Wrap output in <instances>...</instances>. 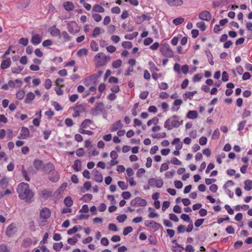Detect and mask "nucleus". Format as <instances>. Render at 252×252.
<instances>
[{
  "label": "nucleus",
  "mask_w": 252,
  "mask_h": 252,
  "mask_svg": "<svg viewBox=\"0 0 252 252\" xmlns=\"http://www.w3.org/2000/svg\"><path fill=\"white\" fill-rule=\"evenodd\" d=\"M16 190L20 199L25 200L27 203H31L32 201V198L34 196V193L30 189L28 183L24 182L20 183L17 186Z\"/></svg>",
  "instance_id": "1"
},
{
  "label": "nucleus",
  "mask_w": 252,
  "mask_h": 252,
  "mask_svg": "<svg viewBox=\"0 0 252 252\" xmlns=\"http://www.w3.org/2000/svg\"><path fill=\"white\" fill-rule=\"evenodd\" d=\"M110 57L106 56L103 53H98L94 57V60L96 63V66L104 65L107 62L110 61Z\"/></svg>",
  "instance_id": "2"
},
{
  "label": "nucleus",
  "mask_w": 252,
  "mask_h": 252,
  "mask_svg": "<svg viewBox=\"0 0 252 252\" xmlns=\"http://www.w3.org/2000/svg\"><path fill=\"white\" fill-rule=\"evenodd\" d=\"M160 52L163 56L172 58L174 54L173 51L168 43H163L160 48Z\"/></svg>",
  "instance_id": "3"
},
{
  "label": "nucleus",
  "mask_w": 252,
  "mask_h": 252,
  "mask_svg": "<svg viewBox=\"0 0 252 252\" xmlns=\"http://www.w3.org/2000/svg\"><path fill=\"white\" fill-rule=\"evenodd\" d=\"M181 124V123L178 120H173L172 118H169L165 122L164 127L168 130H170L173 128L179 127Z\"/></svg>",
  "instance_id": "4"
},
{
  "label": "nucleus",
  "mask_w": 252,
  "mask_h": 252,
  "mask_svg": "<svg viewBox=\"0 0 252 252\" xmlns=\"http://www.w3.org/2000/svg\"><path fill=\"white\" fill-rule=\"evenodd\" d=\"M130 204L133 207H144L147 205V201L140 197H136L131 200Z\"/></svg>",
  "instance_id": "5"
},
{
  "label": "nucleus",
  "mask_w": 252,
  "mask_h": 252,
  "mask_svg": "<svg viewBox=\"0 0 252 252\" xmlns=\"http://www.w3.org/2000/svg\"><path fill=\"white\" fill-rule=\"evenodd\" d=\"M104 109V104L101 102L97 103L95 107L92 109V113L93 116H97L101 114Z\"/></svg>",
  "instance_id": "6"
},
{
  "label": "nucleus",
  "mask_w": 252,
  "mask_h": 252,
  "mask_svg": "<svg viewBox=\"0 0 252 252\" xmlns=\"http://www.w3.org/2000/svg\"><path fill=\"white\" fill-rule=\"evenodd\" d=\"M51 211L48 208L45 207L42 208L39 213L40 218L42 219V222H46L48 218H49L51 215Z\"/></svg>",
  "instance_id": "7"
},
{
  "label": "nucleus",
  "mask_w": 252,
  "mask_h": 252,
  "mask_svg": "<svg viewBox=\"0 0 252 252\" xmlns=\"http://www.w3.org/2000/svg\"><path fill=\"white\" fill-rule=\"evenodd\" d=\"M97 79L98 77L97 75L93 74L86 77L84 81V83L87 86L95 84L97 83Z\"/></svg>",
  "instance_id": "8"
},
{
  "label": "nucleus",
  "mask_w": 252,
  "mask_h": 252,
  "mask_svg": "<svg viewBox=\"0 0 252 252\" xmlns=\"http://www.w3.org/2000/svg\"><path fill=\"white\" fill-rule=\"evenodd\" d=\"M148 183L151 186H155L158 188H161L163 185V182L161 179L151 178L148 181Z\"/></svg>",
  "instance_id": "9"
},
{
  "label": "nucleus",
  "mask_w": 252,
  "mask_h": 252,
  "mask_svg": "<svg viewBox=\"0 0 252 252\" xmlns=\"http://www.w3.org/2000/svg\"><path fill=\"white\" fill-rule=\"evenodd\" d=\"M198 17L200 20L210 21L212 19L211 13L207 10L202 11L199 14Z\"/></svg>",
  "instance_id": "10"
},
{
  "label": "nucleus",
  "mask_w": 252,
  "mask_h": 252,
  "mask_svg": "<svg viewBox=\"0 0 252 252\" xmlns=\"http://www.w3.org/2000/svg\"><path fill=\"white\" fill-rule=\"evenodd\" d=\"M145 225L147 227H151L155 230L162 228V226L159 223L156 222L154 220H147L145 222Z\"/></svg>",
  "instance_id": "11"
},
{
  "label": "nucleus",
  "mask_w": 252,
  "mask_h": 252,
  "mask_svg": "<svg viewBox=\"0 0 252 252\" xmlns=\"http://www.w3.org/2000/svg\"><path fill=\"white\" fill-rule=\"evenodd\" d=\"M52 194V191L47 189H43L39 191L40 196L44 200H47L48 198L51 197Z\"/></svg>",
  "instance_id": "12"
},
{
  "label": "nucleus",
  "mask_w": 252,
  "mask_h": 252,
  "mask_svg": "<svg viewBox=\"0 0 252 252\" xmlns=\"http://www.w3.org/2000/svg\"><path fill=\"white\" fill-rule=\"evenodd\" d=\"M16 232V228L15 225L10 224L8 226L6 230V235L10 237L13 236Z\"/></svg>",
  "instance_id": "13"
},
{
  "label": "nucleus",
  "mask_w": 252,
  "mask_h": 252,
  "mask_svg": "<svg viewBox=\"0 0 252 252\" xmlns=\"http://www.w3.org/2000/svg\"><path fill=\"white\" fill-rule=\"evenodd\" d=\"M11 61L10 58H7L6 59L2 61L0 64V68L2 70H4L9 68L11 65Z\"/></svg>",
  "instance_id": "14"
},
{
  "label": "nucleus",
  "mask_w": 252,
  "mask_h": 252,
  "mask_svg": "<svg viewBox=\"0 0 252 252\" xmlns=\"http://www.w3.org/2000/svg\"><path fill=\"white\" fill-rule=\"evenodd\" d=\"M42 41L41 37L38 34H34L32 36L31 42L34 45L39 44Z\"/></svg>",
  "instance_id": "15"
},
{
  "label": "nucleus",
  "mask_w": 252,
  "mask_h": 252,
  "mask_svg": "<svg viewBox=\"0 0 252 252\" xmlns=\"http://www.w3.org/2000/svg\"><path fill=\"white\" fill-rule=\"evenodd\" d=\"M93 172L94 176V180L98 183L102 182L103 177L101 174L98 170L95 169Z\"/></svg>",
  "instance_id": "16"
},
{
  "label": "nucleus",
  "mask_w": 252,
  "mask_h": 252,
  "mask_svg": "<svg viewBox=\"0 0 252 252\" xmlns=\"http://www.w3.org/2000/svg\"><path fill=\"white\" fill-rule=\"evenodd\" d=\"M33 165L36 170H40L44 167V163L41 160L36 159L33 161Z\"/></svg>",
  "instance_id": "17"
},
{
  "label": "nucleus",
  "mask_w": 252,
  "mask_h": 252,
  "mask_svg": "<svg viewBox=\"0 0 252 252\" xmlns=\"http://www.w3.org/2000/svg\"><path fill=\"white\" fill-rule=\"evenodd\" d=\"M123 127V125L121 120H118L115 123H114L111 128V131H116L118 129L121 128Z\"/></svg>",
  "instance_id": "18"
},
{
  "label": "nucleus",
  "mask_w": 252,
  "mask_h": 252,
  "mask_svg": "<svg viewBox=\"0 0 252 252\" xmlns=\"http://www.w3.org/2000/svg\"><path fill=\"white\" fill-rule=\"evenodd\" d=\"M166 1L171 6H180L183 3L182 0H166Z\"/></svg>",
  "instance_id": "19"
},
{
  "label": "nucleus",
  "mask_w": 252,
  "mask_h": 252,
  "mask_svg": "<svg viewBox=\"0 0 252 252\" xmlns=\"http://www.w3.org/2000/svg\"><path fill=\"white\" fill-rule=\"evenodd\" d=\"M60 179V175L59 173L57 171L53 172L51 176L49 177V180L53 182H57Z\"/></svg>",
  "instance_id": "20"
},
{
  "label": "nucleus",
  "mask_w": 252,
  "mask_h": 252,
  "mask_svg": "<svg viewBox=\"0 0 252 252\" xmlns=\"http://www.w3.org/2000/svg\"><path fill=\"white\" fill-rule=\"evenodd\" d=\"M35 95L32 92L28 93L26 96L24 102L26 104H30L34 98Z\"/></svg>",
  "instance_id": "21"
},
{
  "label": "nucleus",
  "mask_w": 252,
  "mask_h": 252,
  "mask_svg": "<svg viewBox=\"0 0 252 252\" xmlns=\"http://www.w3.org/2000/svg\"><path fill=\"white\" fill-rule=\"evenodd\" d=\"M93 122L90 119H85L81 123L80 128H86L89 125L93 124Z\"/></svg>",
  "instance_id": "22"
},
{
  "label": "nucleus",
  "mask_w": 252,
  "mask_h": 252,
  "mask_svg": "<svg viewBox=\"0 0 252 252\" xmlns=\"http://www.w3.org/2000/svg\"><path fill=\"white\" fill-rule=\"evenodd\" d=\"M197 93V91H194L193 92H188L185 93L183 96L185 100H186L188 98L191 99L193 96Z\"/></svg>",
  "instance_id": "23"
},
{
  "label": "nucleus",
  "mask_w": 252,
  "mask_h": 252,
  "mask_svg": "<svg viewBox=\"0 0 252 252\" xmlns=\"http://www.w3.org/2000/svg\"><path fill=\"white\" fill-rule=\"evenodd\" d=\"M72 168L76 172L80 171L81 170V161L79 159L75 160L72 165Z\"/></svg>",
  "instance_id": "24"
},
{
  "label": "nucleus",
  "mask_w": 252,
  "mask_h": 252,
  "mask_svg": "<svg viewBox=\"0 0 252 252\" xmlns=\"http://www.w3.org/2000/svg\"><path fill=\"white\" fill-rule=\"evenodd\" d=\"M63 7L66 10L69 11L74 9V6L72 2L66 1L63 3Z\"/></svg>",
  "instance_id": "25"
},
{
  "label": "nucleus",
  "mask_w": 252,
  "mask_h": 252,
  "mask_svg": "<svg viewBox=\"0 0 252 252\" xmlns=\"http://www.w3.org/2000/svg\"><path fill=\"white\" fill-rule=\"evenodd\" d=\"M73 109L74 111H76L77 113H78L80 114L85 110L84 106L82 104L76 105L73 108Z\"/></svg>",
  "instance_id": "26"
},
{
  "label": "nucleus",
  "mask_w": 252,
  "mask_h": 252,
  "mask_svg": "<svg viewBox=\"0 0 252 252\" xmlns=\"http://www.w3.org/2000/svg\"><path fill=\"white\" fill-rule=\"evenodd\" d=\"M197 116H198L197 112L196 111H195V110L189 111L187 115V117L189 119H195L197 117Z\"/></svg>",
  "instance_id": "27"
},
{
  "label": "nucleus",
  "mask_w": 252,
  "mask_h": 252,
  "mask_svg": "<svg viewBox=\"0 0 252 252\" xmlns=\"http://www.w3.org/2000/svg\"><path fill=\"white\" fill-rule=\"evenodd\" d=\"M8 184V180L7 178L4 177L0 180V187L2 189L7 188Z\"/></svg>",
  "instance_id": "28"
},
{
  "label": "nucleus",
  "mask_w": 252,
  "mask_h": 252,
  "mask_svg": "<svg viewBox=\"0 0 252 252\" xmlns=\"http://www.w3.org/2000/svg\"><path fill=\"white\" fill-rule=\"evenodd\" d=\"M104 10V8L99 4H95L93 6V12L102 13Z\"/></svg>",
  "instance_id": "29"
},
{
  "label": "nucleus",
  "mask_w": 252,
  "mask_h": 252,
  "mask_svg": "<svg viewBox=\"0 0 252 252\" xmlns=\"http://www.w3.org/2000/svg\"><path fill=\"white\" fill-rule=\"evenodd\" d=\"M244 189L246 190L249 191L252 189V181L247 180L244 182Z\"/></svg>",
  "instance_id": "30"
},
{
  "label": "nucleus",
  "mask_w": 252,
  "mask_h": 252,
  "mask_svg": "<svg viewBox=\"0 0 252 252\" xmlns=\"http://www.w3.org/2000/svg\"><path fill=\"white\" fill-rule=\"evenodd\" d=\"M21 134L23 138H26L29 136L30 134V131L28 128L23 127H22L21 130Z\"/></svg>",
  "instance_id": "31"
},
{
  "label": "nucleus",
  "mask_w": 252,
  "mask_h": 252,
  "mask_svg": "<svg viewBox=\"0 0 252 252\" xmlns=\"http://www.w3.org/2000/svg\"><path fill=\"white\" fill-rule=\"evenodd\" d=\"M32 243V241L31 238H27L25 239L22 243V246L25 248H27L31 246Z\"/></svg>",
  "instance_id": "32"
},
{
  "label": "nucleus",
  "mask_w": 252,
  "mask_h": 252,
  "mask_svg": "<svg viewBox=\"0 0 252 252\" xmlns=\"http://www.w3.org/2000/svg\"><path fill=\"white\" fill-rule=\"evenodd\" d=\"M64 203L67 207L69 208L73 205V200L70 197L67 196L65 198Z\"/></svg>",
  "instance_id": "33"
},
{
  "label": "nucleus",
  "mask_w": 252,
  "mask_h": 252,
  "mask_svg": "<svg viewBox=\"0 0 252 252\" xmlns=\"http://www.w3.org/2000/svg\"><path fill=\"white\" fill-rule=\"evenodd\" d=\"M103 32H104V31L102 30ZM101 33V29L99 27H95L92 34V36L93 37H96L98 35H99Z\"/></svg>",
  "instance_id": "34"
},
{
  "label": "nucleus",
  "mask_w": 252,
  "mask_h": 252,
  "mask_svg": "<svg viewBox=\"0 0 252 252\" xmlns=\"http://www.w3.org/2000/svg\"><path fill=\"white\" fill-rule=\"evenodd\" d=\"M122 64V61L121 60L119 59L117 60L112 63V67L115 68L117 69L119 68Z\"/></svg>",
  "instance_id": "35"
},
{
  "label": "nucleus",
  "mask_w": 252,
  "mask_h": 252,
  "mask_svg": "<svg viewBox=\"0 0 252 252\" xmlns=\"http://www.w3.org/2000/svg\"><path fill=\"white\" fill-rule=\"evenodd\" d=\"M138 34V32H135L131 34H127L125 35V38L129 40H132L135 38Z\"/></svg>",
  "instance_id": "36"
},
{
  "label": "nucleus",
  "mask_w": 252,
  "mask_h": 252,
  "mask_svg": "<svg viewBox=\"0 0 252 252\" xmlns=\"http://www.w3.org/2000/svg\"><path fill=\"white\" fill-rule=\"evenodd\" d=\"M63 244L62 242L60 243H56L53 244V248L55 251L59 252L63 248Z\"/></svg>",
  "instance_id": "37"
},
{
  "label": "nucleus",
  "mask_w": 252,
  "mask_h": 252,
  "mask_svg": "<svg viewBox=\"0 0 252 252\" xmlns=\"http://www.w3.org/2000/svg\"><path fill=\"white\" fill-rule=\"evenodd\" d=\"M24 69V67L19 66L18 67H13L11 68L12 72L13 73L18 74L20 73Z\"/></svg>",
  "instance_id": "38"
},
{
  "label": "nucleus",
  "mask_w": 252,
  "mask_h": 252,
  "mask_svg": "<svg viewBox=\"0 0 252 252\" xmlns=\"http://www.w3.org/2000/svg\"><path fill=\"white\" fill-rule=\"evenodd\" d=\"M184 21V19L182 17H178L173 20V23L176 26L182 24Z\"/></svg>",
  "instance_id": "39"
},
{
  "label": "nucleus",
  "mask_w": 252,
  "mask_h": 252,
  "mask_svg": "<svg viewBox=\"0 0 252 252\" xmlns=\"http://www.w3.org/2000/svg\"><path fill=\"white\" fill-rule=\"evenodd\" d=\"M25 94V91L24 90H21L17 93L16 96L18 99L21 100L24 97Z\"/></svg>",
  "instance_id": "40"
},
{
  "label": "nucleus",
  "mask_w": 252,
  "mask_h": 252,
  "mask_svg": "<svg viewBox=\"0 0 252 252\" xmlns=\"http://www.w3.org/2000/svg\"><path fill=\"white\" fill-rule=\"evenodd\" d=\"M92 50L94 51H97L98 50V46L97 43L94 40H92L90 44Z\"/></svg>",
  "instance_id": "41"
},
{
  "label": "nucleus",
  "mask_w": 252,
  "mask_h": 252,
  "mask_svg": "<svg viewBox=\"0 0 252 252\" xmlns=\"http://www.w3.org/2000/svg\"><path fill=\"white\" fill-rule=\"evenodd\" d=\"M88 50L86 48H82L77 51V55L79 57H82L83 55H86L88 54Z\"/></svg>",
  "instance_id": "42"
},
{
  "label": "nucleus",
  "mask_w": 252,
  "mask_h": 252,
  "mask_svg": "<svg viewBox=\"0 0 252 252\" xmlns=\"http://www.w3.org/2000/svg\"><path fill=\"white\" fill-rule=\"evenodd\" d=\"M118 185L122 190L126 189L128 188V185L124 181H119Z\"/></svg>",
  "instance_id": "43"
},
{
  "label": "nucleus",
  "mask_w": 252,
  "mask_h": 252,
  "mask_svg": "<svg viewBox=\"0 0 252 252\" xmlns=\"http://www.w3.org/2000/svg\"><path fill=\"white\" fill-rule=\"evenodd\" d=\"M196 27L200 29L201 31H204L206 29L205 24L204 22H200L196 23Z\"/></svg>",
  "instance_id": "44"
},
{
  "label": "nucleus",
  "mask_w": 252,
  "mask_h": 252,
  "mask_svg": "<svg viewBox=\"0 0 252 252\" xmlns=\"http://www.w3.org/2000/svg\"><path fill=\"white\" fill-rule=\"evenodd\" d=\"M127 218V216L125 214L120 215L117 217V220L119 222H124Z\"/></svg>",
  "instance_id": "45"
},
{
  "label": "nucleus",
  "mask_w": 252,
  "mask_h": 252,
  "mask_svg": "<svg viewBox=\"0 0 252 252\" xmlns=\"http://www.w3.org/2000/svg\"><path fill=\"white\" fill-rule=\"evenodd\" d=\"M158 122V119L157 117H154L152 119L149 120L147 123L148 126H150L152 124L157 125Z\"/></svg>",
  "instance_id": "46"
},
{
  "label": "nucleus",
  "mask_w": 252,
  "mask_h": 252,
  "mask_svg": "<svg viewBox=\"0 0 252 252\" xmlns=\"http://www.w3.org/2000/svg\"><path fill=\"white\" fill-rule=\"evenodd\" d=\"M19 43L24 46H26L29 43V39L27 38H21L19 40Z\"/></svg>",
  "instance_id": "47"
},
{
  "label": "nucleus",
  "mask_w": 252,
  "mask_h": 252,
  "mask_svg": "<svg viewBox=\"0 0 252 252\" xmlns=\"http://www.w3.org/2000/svg\"><path fill=\"white\" fill-rule=\"evenodd\" d=\"M133 230V228L131 226L126 227L123 230V234L124 236L127 235L128 233L131 232Z\"/></svg>",
  "instance_id": "48"
},
{
  "label": "nucleus",
  "mask_w": 252,
  "mask_h": 252,
  "mask_svg": "<svg viewBox=\"0 0 252 252\" xmlns=\"http://www.w3.org/2000/svg\"><path fill=\"white\" fill-rule=\"evenodd\" d=\"M78 131L82 134H87L89 135H92L93 134V132L92 131L85 130L82 128H79Z\"/></svg>",
  "instance_id": "49"
},
{
  "label": "nucleus",
  "mask_w": 252,
  "mask_h": 252,
  "mask_svg": "<svg viewBox=\"0 0 252 252\" xmlns=\"http://www.w3.org/2000/svg\"><path fill=\"white\" fill-rule=\"evenodd\" d=\"M207 56L208 58L210 64L212 65H214V62L213 61V57L210 51H209L208 52H207Z\"/></svg>",
  "instance_id": "50"
},
{
  "label": "nucleus",
  "mask_w": 252,
  "mask_h": 252,
  "mask_svg": "<svg viewBox=\"0 0 252 252\" xmlns=\"http://www.w3.org/2000/svg\"><path fill=\"white\" fill-rule=\"evenodd\" d=\"M122 45L124 48L130 49L132 47V43L129 41H124Z\"/></svg>",
  "instance_id": "51"
},
{
  "label": "nucleus",
  "mask_w": 252,
  "mask_h": 252,
  "mask_svg": "<svg viewBox=\"0 0 252 252\" xmlns=\"http://www.w3.org/2000/svg\"><path fill=\"white\" fill-rule=\"evenodd\" d=\"M246 123L247 121L246 120L242 121L239 123L238 125V130L240 131L243 130Z\"/></svg>",
  "instance_id": "52"
},
{
  "label": "nucleus",
  "mask_w": 252,
  "mask_h": 252,
  "mask_svg": "<svg viewBox=\"0 0 252 252\" xmlns=\"http://www.w3.org/2000/svg\"><path fill=\"white\" fill-rule=\"evenodd\" d=\"M174 248L173 251L178 252H181L184 249V247L179 244H176Z\"/></svg>",
  "instance_id": "53"
},
{
  "label": "nucleus",
  "mask_w": 252,
  "mask_h": 252,
  "mask_svg": "<svg viewBox=\"0 0 252 252\" xmlns=\"http://www.w3.org/2000/svg\"><path fill=\"white\" fill-rule=\"evenodd\" d=\"M169 163V161H167L166 163H163L161 164L160 168V171L161 172L163 171L167 170L168 168V164Z\"/></svg>",
  "instance_id": "54"
},
{
  "label": "nucleus",
  "mask_w": 252,
  "mask_h": 252,
  "mask_svg": "<svg viewBox=\"0 0 252 252\" xmlns=\"http://www.w3.org/2000/svg\"><path fill=\"white\" fill-rule=\"evenodd\" d=\"M92 17L94 20L97 22H100L102 19L101 16L98 14L93 13Z\"/></svg>",
  "instance_id": "55"
},
{
  "label": "nucleus",
  "mask_w": 252,
  "mask_h": 252,
  "mask_svg": "<svg viewBox=\"0 0 252 252\" xmlns=\"http://www.w3.org/2000/svg\"><path fill=\"white\" fill-rule=\"evenodd\" d=\"M52 105L54 107L56 111H58L62 110L63 109L61 106L59 104V103L56 101L52 102Z\"/></svg>",
  "instance_id": "56"
},
{
  "label": "nucleus",
  "mask_w": 252,
  "mask_h": 252,
  "mask_svg": "<svg viewBox=\"0 0 252 252\" xmlns=\"http://www.w3.org/2000/svg\"><path fill=\"white\" fill-rule=\"evenodd\" d=\"M146 171L144 168L139 169L136 172V176L138 178H141L145 173Z\"/></svg>",
  "instance_id": "57"
},
{
  "label": "nucleus",
  "mask_w": 252,
  "mask_h": 252,
  "mask_svg": "<svg viewBox=\"0 0 252 252\" xmlns=\"http://www.w3.org/2000/svg\"><path fill=\"white\" fill-rule=\"evenodd\" d=\"M149 92L147 91L141 92L139 94V97L142 99H145L149 95Z\"/></svg>",
  "instance_id": "58"
},
{
  "label": "nucleus",
  "mask_w": 252,
  "mask_h": 252,
  "mask_svg": "<svg viewBox=\"0 0 252 252\" xmlns=\"http://www.w3.org/2000/svg\"><path fill=\"white\" fill-rule=\"evenodd\" d=\"M169 219L172 221L175 222H178L179 221V219L178 217L174 214L170 213L169 215Z\"/></svg>",
  "instance_id": "59"
},
{
  "label": "nucleus",
  "mask_w": 252,
  "mask_h": 252,
  "mask_svg": "<svg viewBox=\"0 0 252 252\" xmlns=\"http://www.w3.org/2000/svg\"><path fill=\"white\" fill-rule=\"evenodd\" d=\"M229 79V75L227 72L223 71L222 73L221 80L223 82H226Z\"/></svg>",
  "instance_id": "60"
},
{
  "label": "nucleus",
  "mask_w": 252,
  "mask_h": 252,
  "mask_svg": "<svg viewBox=\"0 0 252 252\" xmlns=\"http://www.w3.org/2000/svg\"><path fill=\"white\" fill-rule=\"evenodd\" d=\"M186 226L184 225H180L177 227V233H184L186 231Z\"/></svg>",
  "instance_id": "61"
},
{
  "label": "nucleus",
  "mask_w": 252,
  "mask_h": 252,
  "mask_svg": "<svg viewBox=\"0 0 252 252\" xmlns=\"http://www.w3.org/2000/svg\"><path fill=\"white\" fill-rule=\"evenodd\" d=\"M65 124L68 127H71L73 125V122L71 119L66 118L65 120Z\"/></svg>",
  "instance_id": "62"
},
{
  "label": "nucleus",
  "mask_w": 252,
  "mask_h": 252,
  "mask_svg": "<svg viewBox=\"0 0 252 252\" xmlns=\"http://www.w3.org/2000/svg\"><path fill=\"white\" fill-rule=\"evenodd\" d=\"M220 131L219 129H216L213 132V134L212 136V138L213 139H218L220 136Z\"/></svg>",
  "instance_id": "63"
},
{
  "label": "nucleus",
  "mask_w": 252,
  "mask_h": 252,
  "mask_svg": "<svg viewBox=\"0 0 252 252\" xmlns=\"http://www.w3.org/2000/svg\"><path fill=\"white\" fill-rule=\"evenodd\" d=\"M62 36L66 41H69L71 39V37L69 35L67 32L65 31H63L62 33Z\"/></svg>",
  "instance_id": "64"
}]
</instances>
